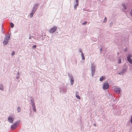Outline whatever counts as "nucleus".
<instances>
[{
  "label": "nucleus",
  "mask_w": 132,
  "mask_h": 132,
  "mask_svg": "<svg viewBox=\"0 0 132 132\" xmlns=\"http://www.w3.org/2000/svg\"><path fill=\"white\" fill-rule=\"evenodd\" d=\"M132 57V55L131 54H129L127 57V60L128 61L129 60H131L132 59L131 58Z\"/></svg>",
  "instance_id": "obj_14"
},
{
  "label": "nucleus",
  "mask_w": 132,
  "mask_h": 132,
  "mask_svg": "<svg viewBox=\"0 0 132 132\" xmlns=\"http://www.w3.org/2000/svg\"><path fill=\"white\" fill-rule=\"evenodd\" d=\"M130 15L132 17V9H131V11L130 12Z\"/></svg>",
  "instance_id": "obj_34"
},
{
  "label": "nucleus",
  "mask_w": 132,
  "mask_h": 132,
  "mask_svg": "<svg viewBox=\"0 0 132 132\" xmlns=\"http://www.w3.org/2000/svg\"><path fill=\"white\" fill-rule=\"evenodd\" d=\"M79 51L81 53V54H82V53H83V52H82V50L81 49H80L79 50Z\"/></svg>",
  "instance_id": "obj_28"
},
{
  "label": "nucleus",
  "mask_w": 132,
  "mask_h": 132,
  "mask_svg": "<svg viewBox=\"0 0 132 132\" xmlns=\"http://www.w3.org/2000/svg\"><path fill=\"white\" fill-rule=\"evenodd\" d=\"M127 68H123L119 72L118 74L120 75H123L127 72Z\"/></svg>",
  "instance_id": "obj_8"
},
{
  "label": "nucleus",
  "mask_w": 132,
  "mask_h": 132,
  "mask_svg": "<svg viewBox=\"0 0 132 132\" xmlns=\"http://www.w3.org/2000/svg\"><path fill=\"white\" fill-rule=\"evenodd\" d=\"M1 31L2 33H3L4 32V29H3L2 27Z\"/></svg>",
  "instance_id": "obj_33"
},
{
  "label": "nucleus",
  "mask_w": 132,
  "mask_h": 132,
  "mask_svg": "<svg viewBox=\"0 0 132 132\" xmlns=\"http://www.w3.org/2000/svg\"><path fill=\"white\" fill-rule=\"evenodd\" d=\"M124 50L125 51H127V48H125V49Z\"/></svg>",
  "instance_id": "obj_38"
},
{
  "label": "nucleus",
  "mask_w": 132,
  "mask_h": 132,
  "mask_svg": "<svg viewBox=\"0 0 132 132\" xmlns=\"http://www.w3.org/2000/svg\"><path fill=\"white\" fill-rule=\"evenodd\" d=\"M121 58L119 59L118 61V63H121Z\"/></svg>",
  "instance_id": "obj_26"
},
{
  "label": "nucleus",
  "mask_w": 132,
  "mask_h": 132,
  "mask_svg": "<svg viewBox=\"0 0 132 132\" xmlns=\"http://www.w3.org/2000/svg\"><path fill=\"white\" fill-rule=\"evenodd\" d=\"M20 122L19 121H17L14 123L11 126V128L12 130L15 129L19 125Z\"/></svg>",
  "instance_id": "obj_4"
},
{
  "label": "nucleus",
  "mask_w": 132,
  "mask_h": 132,
  "mask_svg": "<svg viewBox=\"0 0 132 132\" xmlns=\"http://www.w3.org/2000/svg\"><path fill=\"white\" fill-rule=\"evenodd\" d=\"M123 11L124 12H125V10H123Z\"/></svg>",
  "instance_id": "obj_42"
},
{
  "label": "nucleus",
  "mask_w": 132,
  "mask_h": 132,
  "mask_svg": "<svg viewBox=\"0 0 132 132\" xmlns=\"http://www.w3.org/2000/svg\"><path fill=\"white\" fill-rule=\"evenodd\" d=\"M114 91L117 94H119L121 91V89L118 87H116L114 89Z\"/></svg>",
  "instance_id": "obj_9"
},
{
  "label": "nucleus",
  "mask_w": 132,
  "mask_h": 132,
  "mask_svg": "<svg viewBox=\"0 0 132 132\" xmlns=\"http://www.w3.org/2000/svg\"><path fill=\"white\" fill-rule=\"evenodd\" d=\"M20 78L19 76V72H18L17 73L16 76V78L17 79H19Z\"/></svg>",
  "instance_id": "obj_18"
},
{
  "label": "nucleus",
  "mask_w": 132,
  "mask_h": 132,
  "mask_svg": "<svg viewBox=\"0 0 132 132\" xmlns=\"http://www.w3.org/2000/svg\"><path fill=\"white\" fill-rule=\"evenodd\" d=\"M87 23V22L86 21H85L84 22H83V23H82V24H83V25H85V24H86Z\"/></svg>",
  "instance_id": "obj_29"
},
{
  "label": "nucleus",
  "mask_w": 132,
  "mask_h": 132,
  "mask_svg": "<svg viewBox=\"0 0 132 132\" xmlns=\"http://www.w3.org/2000/svg\"><path fill=\"white\" fill-rule=\"evenodd\" d=\"M76 4H78L79 1H76Z\"/></svg>",
  "instance_id": "obj_37"
},
{
  "label": "nucleus",
  "mask_w": 132,
  "mask_h": 132,
  "mask_svg": "<svg viewBox=\"0 0 132 132\" xmlns=\"http://www.w3.org/2000/svg\"><path fill=\"white\" fill-rule=\"evenodd\" d=\"M10 25L12 28H13L14 27V25L12 23H10Z\"/></svg>",
  "instance_id": "obj_24"
},
{
  "label": "nucleus",
  "mask_w": 132,
  "mask_h": 132,
  "mask_svg": "<svg viewBox=\"0 0 132 132\" xmlns=\"http://www.w3.org/2000/svg\"><path fill=\"white\" fill-rule=\"evenodd\" d=\"M36 11L32 10L31 12L30 13V18H32L33 16V15L35 13Z\"/></svg>",
  "instance_id": "obj_15"
},
{
  "label": "nucleus",
  "mask_w": 132,
  "mask_h": 132,
  "mask_svg": "<svg viewBox=\"0 0 132 132\" xmlns=\"http://www.w3.org/2000/svg\"><path fill=\"white\" fill-rule=\"evenodd\" d=\"M107 21V19L106 17H105L104 19V20L103 21V23H105Z\"/></svg>",
  "instance_id": "obj_25"
},
{
  "label": "nucleus",
  "mask_w": 132,
  "mask_h": 132,
  "mask_svg": "<svg viewBox=\"0 0 132 132\" xmlns=\"http://www.w3.org/2000/svg\"><path fill=\"white\" fill-rule=\"evenodd\" d=\"M57 29V28L56 26H54L50 29L49 32L51 33H53Z\"/></svg>",
  "instance_id": "obj_10"
},
{
  "label": "nucleus",
  "mask_w": 132,
  "mask_h": 132,
  "mask_svg": "<svg viewBox=\"0 0 132 132\" xmlns=\"http://www.w3.org/2000/svg\"><path fill=\"white\" fill-rule=\"evenodd\" d=\"M68 76L69 79L70 80V84L71 85H72L74 83V78L73 76L71 74H69Z\"/></svg>",
  "instance_id": "obj_6"
},
{
  "label": "nucleus",
  "mask_w": 132,
  "mask_h": 132,
  "mask_svg": "<svg viewBox=\"0 0 132 132\" xmlns=\"http://www.w3.org/2000/svg\"><path fill=\"white\" fill-rule=\"evenodd\" d=\"M10 38V36L9 34L8 35H5L4 37V40L3 42V45L5 46L8 43L9 40Z\"/></svg>",
  "instance_id": "obj_2"
},
{
  "label": "nucleus",
  "mask_w": 132,
  "mask_h": 132,
  "mask_svg": "<svg viewBox=\"0 0 132 132\" xmlns=\"http://www.w3.org/2000/svg\"><path fill=\"white\" fill-rule=\"evenodd\" d=\"M112 96V95L110 94H109L108 95H107V97L109 98H110Z\"/></svg>",
  "instance_id": "obj_23"
},
{
  "label": "nucleus",
  "mask_w": 132,
  "mask_h": 132,
  "mask_svg": "<svg viewBox=\"0 0 132 132\" xmlns=\"http://www.w3.org/2000/svg\"><path fill=\"white\" fill-rule=\"evenodd\" d=\"M122 6L123 10H125L127 9L128 5L127 3H124L123 4Z\"/></svg>",
  "instance_id": "obj_13"
},
{
  "label": "nucleus",
  "mask_w": 132,
  "mask_h": 132,
  "mask_svg": "<svg viewBox=\"0 0 132 132\" xmlns=\"http://www.w3.org/2000/svg\"><path fill=\"white\" fill-rule=\"evenodd\" d=\"M94 125L96 127V125L95 123H94Z\"/></svg>",
  "instance_id": "obj_40"
},
{
  "label": "nucleus",
  "mask_w": 132,
  "mask_h": 132,
  "mask_svg": "<svg viewBox=\"0 0 132 132\" xmlns=\"http://www.w3.org/2000/svg\"><path fill=\"white\" fill-rule=\"evenodd\" d=\"M78 5V4H76L74 6V9L76 10L77 9V7Z\"/></svg>",
  "instance_id": "obj_22"
},
{
  "label": "nucleus",
  "mask_w": 132,
  "mask_h": 132,
  "mask_svg": "<svg viewBox=\"0 0 132 132\" xmlns=\"http://www.w3.org/2000/svg\"><path fill=\"white\" fill-rule=\"evenodd\" d=\"M109 87V85L107 82H104L103 85V89L104 90L107 89Z\"/></svg>",
  "instance_id": "obj_11"
},
{
  "label": "nucleus",
  "mask_w": 132,
  "mask_h": 132,
  "mask_svg": "<svg viewBox=\"0 0 132 132\" xmlns=\"http://www.w3.org/2000/svg\"><path fill=\"white\" fill-rule=\"evenodd\" d=\"M17 111L18 112H20L21 111V109L20 107L18 106L17 109Z\"/></svg>",
  "instance_id": "obj_19"
},
{
  "label": "nucleus",
  "mask_w": 132,
  "mask_h": 132,
  "mask_svg": "<svg viewBox=\"0 0 132 132\" xmlns=\"http://www.w3.org/2000/svg\"><path fill=\"white\" fill-rule=\"evenodd\" d=\"M81 56L82 57V59L84 60L85 59V57L84 54L82 53V54H81Z\"/></svg>",
  "instance_id": "obj_20"
},
{
  "label": "nucleus",
  "mask_w": 132,
  "mask_h": 132,
  "mask_svg": "<svg viewBox=\"0 0 132 132\" xmlns=\"http://www.w3.org/2000/svg\"><path fill=\"white\" fill-rule=\"evenodd\" d=\"M36 45H34L32 46V48L33 49L36 48Z\"/></svg>",
  "instance_id": "obj_31"
},
{
  "label": "nucleus",
  "mask_w": 132,
  "mask_h": 132,
  "mask_svg": "<svg viewBox=\"0 0 132 132\" xmlns=\"http://www.w3.org/2000/svg\"><path fill=\"white\" fill-rule=\"evenodd\" d=\"M36 39L37 40V41H39V40L38 38H37Z\"/></svg>",
  "instance_id": "obj_39"
},
{
  "label": "nucleus",
  "mask_w": 132,
  "mask_h": 132,
  "mask_svg": "<svg viewBox=\"0 0 132 132\" xmlns=\"http://www.w3.org/2000/svg\"><path fill=\"white\" fill-rule=\"evenodd\" d=\"M113 25V23L112 22H111L110 23V26H112Z\"/></svg>",
  "instance_id": "obj_36"
},
{
  "label": "nucleus",
  "mask_w": 132,
  "mask_h": 132,
  "mask_svg": "<svg viewBox=\"0 0 132 132\" xmlns=\"http://www.w3.org/2000/svg\"><path fill=\"white\" fill-rule=\"evenodd\" d=\"M32 38H33L35 39V38H34L32 36H30L29 37V39H31Z\"/></svg>",
  "instance_id": "obj_35"
},
{
  "label": "nucleus",
  "mask_w": 132,
  "mask_h": 132,
  "mask_svg": "<svg viewBox=\"0 0 132 132\" xmlns=\"http://www.w3.org/2000/svg\"><path fill=\"white\" fill-rule=\"evenodd\" d=\"M128 61L130 63L132 64V59L129 60Z\"/></svg>",
  "instance_id": "obj_30"
},
{
  "label": "nucleus",
  "mask_w": 132,
  "mask_h": 132,
  "mask_svg": "<svg viewBox=\"0 0 132 132\" xmlns=\"http://www.w3.org/2000/svg\"><path fill=\"white\" fill-rule=\"evenodd\" d=\"M39 4L36 3L34 4L33 6L32 10L36 12L37 9L38 7L39 6Z\"/></svg>",
  "instance_id": "obj_12"
},
{
  "label": "nucleus",
  "mask_w": 132,
  "mask_h": 132,
  "mask_svg": "<svg viewBox=\"0 0 132 132\" xmlns=\"http://www.w3.org/2000/svg\"><path fill=\"white\" fill-rule=\"evenodd\" d=\"M130 122L131 123H132V115L131 117Z\"/></svg>",
  "instance_id": "obj_32"
},
{
  "label": "nucleus",
  "mask_w": 132,
  "mask_h": 132,
  "mask_svg": "<svg viewBox=\"0 0 132 132\" xmlns=\"http://www.w3.org/2000/svg\"><path fill=\"white\" fill-rule=\"evenodd\" d=\"M68 88L65 86H62L60 88V92L65 93L67 91Z\"/></svg>",
  "instance_id": "obj_5"
},
{
  "label": "nucleus",
  "mask_w": 132,
  "mask_h": 132,
  "mask_svg": "<svg viewBox=\"0 0 132 132\" xmlns=\"http://www.w3.org/2000/svg\"><path fill=\"white\" fill-rule=\"evenodd\" d=\"M76 97L78 99H80V96L78 95L77 94V93L76 94Z\"/></svg>",
  "instance_id": "obj_21"
},
{
  "label": "nucleus",
  "mask_w": 132,
  "mask_h": 132,
  "mask_svg": "<svg viewBox=\"0 0 132 132\" xmlns=\"http://www.w3.org/2000/svg\"><path fill=\"white\" fill-rule=\"evenodd\" d=\"M102 48H101L100 50V52H101L102 51Z\"/></svg>",
  "instance_id": "obj_41"
},
{
  "label": "nucleus",
  "mask_w": 132,
  "mask_h": 132,
  "mask_svg": "<svg viewBox=\"0 0 132 132\" xmlns=\"http://www.w3.org/2000/svg\"><path fill=\"white\" fill-rule=\"evenodd\" d=\"M105 78V77L104 76H102L101 77L100 79V80L101 81H103Z\"/></svg>",
  "instance_id": "obj_17"
},
{
  "label": "nucleus",
  "mask_w": 132,
  "mask_h": 132,
  "mask_svg": "<svg viewBox=\"0 0 132 132\" xmlns=\"http://www.w3.org/2000/svg\"><path fill=\"white\" fill-rule=\"evenodd\" d=\"M14 120V116H11L8 117L7 120L9 122L12 123H13Z\"/></svg>",
  "instance_id": "obj_7"
},
{
  "label": "nucleus",
  "mask_w": 132,
  "mask_h": 132,
  "mask_svg": "<svg viewBox=\"0 0 132 132\" xmlns=\"http://www.w3.org/2000/svg\"><path fill=\"white\" fill-rule=\"evenodd\" d=\"M76 1H79V0H76Z\"/></svg>",
  "instance_id": "obj_43"
},
{
  "label": "nucleus",
  "mask_w": 132,
  "mask_h": 132,
  "mask_svg": "<svg viewBox=\"0 0 132 132\" xmlns=\"http://www.w3.org/2000/svg\"><path fill=\"white\" fill-rule=\"evenodd\" d=\"M0 90L3 91L4 90V86L2 84H0Z\"/></svg>",
  "instance_id": "obj_16"
},
{
  "label": "nucleus",
  "mask_w": 132,
  "mask_h": 132,
  "mask_svg": "<svg viewBox=\"0 0 132 132\" xmlns=\"http://www.w3.org/2000/svg\"><path fill=\"white\" fill-rule=\"evenodd\" d=\"M30 104L31 105L32 109L34 111L36 112V110L34 99L32 97H31L30 98Z\"/></svg>",
  "instance_id": "obj_1"
},
{
  "label": "nucleus",
  "mask_w": 132,
  "mask_h": 132,
  "mask_svg": "<svg viewBox=\"0 0 132 132\" xmlns=\"http://www.w3.org/2000/svg\"><path fill=\"white\" fill-rule=\"evenodd\" d=\"M96 65L94 63H92L91 64V70L92 76L93 77L94 75L95 69Z\"/></svg>",
  "instance_id": "obj_3"
},
{
  "label": "nucleus",
  "mask_w": 132,
  "mask_h": 132,
  "mask_svg": "<svg viewBox=\"0 0 132 132\" xmlns=\"http://www.w3.org/2000/svg\"><path fill=\"white\" fill-rule=\"evenodd\" d=\"M15 54V52L14 51H13L11 54L12 56Z\"/></svg>",
  "instance_id": "obj_27"
}]
</instances>
